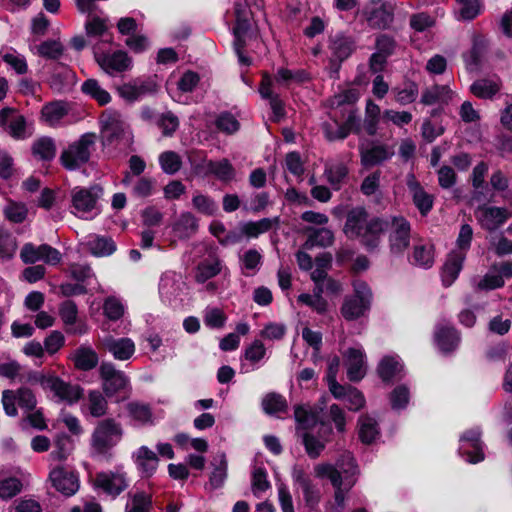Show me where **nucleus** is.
<instances>
[{
  "label": "nucleus",
  "mask_w": 512,
  "mask_h": 512,
  "mask_svg": "<svg viewBox=\"0 0 512 512\" xmlns=\"http://www.w3.org/2000/svg\"><path fill=\"white\" fill-rule=\"evenodd\" d=\"M388 223L380 218H371L363 207H354L348 211L343 233L348 239H360L370 251L380 244L381 234Z\"/></svg>",
  "instance_id": "nucleus-1"
},
{
  "label": "nucleus",
  "mask_w": 512,
  "mask_h": 512,
  "mask_svg": "<svg viewBox=\"0 0 512 512\" xmlns=\"http://www.w3.org/2000/svg\"><path fill=\"white\" fill-rule=\"evenodd\" d=\"M123 437L121 424L112 418L100 421L91 436L93 454L103 457L111 455V450L118 445Z\"/></svg>",
  "instance_id": "nucleus-2"
},
{
  "label": "nucleus",
  "mask_w": 512,
  "mask_h": 512,
  "mask_svg": "<svg viewBox=\"0 0 512 512\" xmlns=\"http://www.w3.org/2000/svg\"><path fill=\"white\" fill-rule=\"evenodd\" d=\"M32 380L39 383L45 391L51 393L57 402L73 404L81 398L83 393L79 385L65 382L55 375L35 374Z\"/></svg>",
  "instance_id": "nucleus-3"
},
{
  "label": "nucleus",
  "mask_w": 512,
  "mask_h": 512,
  "mask_svg": "<svg viewBox=\"0 0 512 512\" xmlns=\"http://www.w3.org/2000/svg\"><path fill=\"white\" fill-rule=\"evenodd\" d=\"M102 190L93 186L91 188L75 187L71 191L72 213L81 219H93L99 213L97 205Z\"/></svg>",
  "instance_id": "nucleus-4"
},
{
  "label": "nucleus",
  "mask_w": 512,
  "mask_h": 512,
  "mask_svg": "<svg viewBox=\"0 0 512 512\" xmlns=\"http://www.w3.org/2000/svg\"><path fill=\"white\" fill-rule=\"evenodd\" d=\"M354 295L346 297L341 307V313L346 320H355L362 317L370 308L372 293L363 281L353 283Z\"/></svg>",
  "instance_id": "nucleus-5"
},
{
  "label": "nucleus",
  "mask_w": 512,
  "mask_h": 512,
  "mask_svg": "<svg viewBox=\"0 0 512 512\" xmlns=\"http://www.w3.org/2000/svg\"><path fill=\"white\" fill-rule=\"evenodd\" d=\"M96 142L94 133H85L77 141L69 145L61 154L63 166L75 170L89 160L90 153Z\"/></svg>",
  "instance_id": "nucleus-6"
},
{
  "label": "nucleus",
  "mask_w": 512,
  "mask_h": 512,
  "mask_svg": "<svg viewBox=\"0 0 512 512\" xmlns=\"http://www.w3.org/2000/svg\"><path fill=\"white\" fill-rule=\"evenodd\" d=\"M250 14L251 12L242 4L235 5V26L233 28L234 34V50L238 56L240 63L249 65L250 60L243 55L242 49L246 45V40L250 28Z\"/></svg>",
  "instance_id": "nucleus-7"
},
{
  "label": "nucleus",
  "mask_w": 512,
  "mask_h": 512,
  "mask_svg": "<svg viewBox=\"0 0 512 512\" xmlns=\"http://www.w3.org/2000/svg\"><path fill=\"white\" fill-rule=\"evenodd\" d=\"M394 4L384 0H370L363 9V15L371 27L384 29L393 21Z\"/></svg>",
  "instance_id": "nucleus-8"
},
{
  "label": "nucleus",
  "mask_w": 512,
  "mask_h": 512,
  "mask_svg": "<svg viewBox=\"0 0 512 512\" xmlns=\"http://www.w3.org/2000/svg\"><path fill=\"white\" fill-rule=\"evenodd\" d=\"M480 428L465 431L460 437L459 454L466 462L476 464L484 460V443Z\"/></svg>",
  "instance_id": "nucleus-9"
},
{
  "label": "nucleus",
  "mask_w": 512,
  "mask_h": 512,
  "mask_svg": "<svg viewBox=\"0 0 512 512\" xmlns=\"http://www.w3.org/2000/svg\"><path fill=\"white\" fill-rule=\"evenodd\" d=\"M92 483L96 490L102 491L113 498L122 493L128 486L126 473L120 469L99 472L92 479Z\"/></svg>",
  "instance_id": "nucleus-10"
},
{
  "label": "nucleus",
  "mask_w": 512,
  "mask_h": 512,
  "mask_svg": "<svg viewBox=\"0 0 512 512\" xmlns=\"http://www.w3.org/2000/svg\"><path fill=\"white\" fill-rule=\"evenodd\" d=\"M102 136L105 141L112 143L120 139H129V126L123 117L114 111H106L101 116Z\"/></svg>",
  "instance_id": "nucleus-11"
},
{
  "label": "nucleus",
  "mask_w": 512,
  "mask_h": 512,
  "mask_svg": "<svg viewBox=\"0 0 512 512\" xmlns=\"http://www.w3.org/2000/svg\"><path fill=\"white\" fill-rule=\"evenodd\" d=\"M20 257L24 263H36L43 261L48 265L55 266L62 259L61 253L48 244L36 246L32 243H26L20 252Z\"/></svg>",
  "instance_id": "nucleus-12"
},
{
  "label": "nucleus",
  "mask_w": 512,
  "mask_h": 512,
  "mask_svg": "<svg viewBox=\"0 0 512 512\" xmlns=\"http://www.w3.org/2000/svg\"><path fill=\"white\" fill-rule=\"evenodd\" d=\"M25 412H31L36 407V398L31 390L20 388L16 393L11 390H4L2 393V404L5 413L14 417L17 415L15 403Z\"/></svg>",
  "instance_id": "nucleus-13"
},
{
  "label": "nucleus",
  "mask_w": 512,
  "mask_h": 512,
  "mask_svg": "<svg viewBox=\"0 0 512 512\" xmlns=\"http://www.w3.org/2000/svg\"><path fill=\"white\" fill-rule=\"evenodd\" d=\"M99 374L103 391L108 397L124 390L129 384V379L125 373L117 370L113 363L103 362L100 365Z\"/></svg>",
  "instance_id": "nucleus-14"
},
{
  "label": "nucleus",
  "mask_w": 512,
  "mask_h": 512,
  "mask_svg": "<svg viewBox=\"0 0 512 512\" xmlns=\"http://www.w3.org/2000/svg\"><path fill=\"white\" fill-rule=\"evenodd\" d=\"M94 55L99 66L109 75L127 71L132 65L131 59L125 52L103 53L98 44L94 45Z\"/></svg>",
  "instance_id": "nucleus-15"
},
{
  "label": "nucleus",
  "mask_w": 512,
  "mask_h": 512,
  "mask_svg": "<svg viewBox=\"0 0 512 512\" xmlns=\"http://www.w3.org/2000/svg\"><path fill=\"white\" fill-rule=\"evenodd\" d=\"M388 223L390 227V250L393 254H402L408 247L410 242V224L403 217H393Z\"/></svg>",
  "instance_id": "nucleus-16"
},
{
  "label": "nucleus",
  "mask_w": 512,
  "mask_h": 512,
  "mask_svg": "<svg viewBox=\"0 0 512 512\" xmlns=\"http://www.w3.org/2000/svg\"><path fill=\"white\" fill-rule=\"evenodd\" d=\"M99 343L106 352L118 361L131 359L136 351L135 342L129 337L116 338L112 335H106L100 338Z\"/></svg>",
  "instance_id": "nucleus-17"
},
{
  "label": "nucleus",
  "mask_w": 512,
  "mask_h": 512,
  "mask_svg": "<svg viewBox=\"0 0 512 512\" xmlns=\"http://www.w3.org/2000/svg\"><path fill=\"white\" fill-rule=\"evenodd\" d=\"M0 125L6 127L8 133L15 139H25L33 132L32 126L26 122L25 117L10 108L0 111Z\"/></svg>",
  "instance_id": "nucleus-18"
},
{
  "label": "nucleus",
  "mask_w": 512,
  "mask_h": 512,
  "mask_svg": "<svg viewBox=\"0 0 512 512\" xmlns=\"http://www.w3.org/2000/svg\"><path fill=\"white\" fill-rule=\"evenodd\" d=\"M342 355L349 380L354 382L361 380L367 370L366 355L363 347L357 344L345 350Z\"/></svg>",
  "instance_id": "nucleus-19"
},
{
  "label": "nucleus",
  "mask_w": 512,
  "mask_h": 512,
  "mask_svg": "<svg viewBox=\"0 0 512 512\" xmlns=\"http://www.w3.org/2000/svg\"><path fill=\"white\" fill-rule=\"evenodd\" d=\"M294 417L297 423V431L312 432L319 430L326 433H332L329 425L319 421V413L308 406L299 405L295 407Z\"/></svg>",
  "instance_id": "nucleus-20"
},
{
  "label": "nucleus",
  "mask_w": 512,
  "mask_h": 512,
  "mask_svg": "<svg viewBox=\"0 0 512 512\" xmlns=\"http://www.w3.org/2000/svg\"><path fill=\"white\" fill-rule=\"evenodd\" d=\"M185 283L182 276L174 271L164 272L159 281V295L163 302L172 304L180 299Z\"/></svg>",
  "instance_id": "nucleus-21"
},
{
  "label": "nucleus",
  "mask_w": 512,
  "mask_h": 512,
  "mask_svg": "<svg viewBox=\"0 0 512 512\" xmlns=\"http://www.w3.org/2000/svg\"><path fill=\"white\" fill-rule=\"evenodd\" d=\"M475 217L482 228L494 231L511 217V213L503 207L483 205L475 211Z\"/></svg>",
  "instance_id": "nucleus-22"
},
{
  "label": "nucleus",
  "mask_w": 512,
  "mask_h": 512,
  "mask_svg": "<svg viewBox=\"0 0 512 512\" xmlns=\"http://www.w3.org/2000/svg\"><path fill=\"white\" fill-rule=\"evenodd\" d=\"M512 277V262L506 261L493 265L489 271L476 283L479 290H493L501 288L505 279Z\"/></svg>",
  "instance_id": "nucleus-23"
},
{
  "label": "nucleus",
  "mask_w": 512,
  "mask_h": 512,
  "mask_svg": "<svg viewBox=\"0 0 512 512\" xmlns=\"http://www.w3.org/2000/svg\"><path fill=\"white\" fill-rule=\"evenodd\" d=\"M53 487L65 496L74 495L79 489V478L64 467L54 468L49 475Z\"/></svg>",
  "instance_id": "nucleus-24"
},
{
  "label": "nucleus",
  "mask_w": 512,
  "mask_h": 512,
  "mask_svg": "<svg viewBox=\"0 0 512 512\" xmlns=\"http://www.w3.org/2000/svg\"><path fill=\"white\" fill-rule=\"evenodd\" d=\"M393 155V147L386 144L371 143L370 145H360L361 163L365 167L379 165L389 160Z\"/></svg>",
  "instance_id": "nucleus-25"
},
{
  "label": "nucleus",
  "mask_w": 512,
  "mask_h": 512,
  "mask_svg": "<svg viewBox=\"0 0 512 512\" xmlns=\"http://www.w3.org/2000/svg\"><path fill=\"white\" fill-rule=\"evenodd\" d=\"M460 340V334L454 326L441 323L435 327L434 341L443 354L455 351L460 344Z\"/></svg>",
  "instance_id": "nucleus-26"
},
{
  "label": "nucleus",
  "mask_w": 512,
  "mask_h": 512,
  "mask_svg": "<svg viewBox=\"0 0 512 512\" xmlns=\"http://www.w3.org/2000/svg\"><path fill=\"white\" fill-rule=\"evenodd\" d=\"M406 185L416 208L419 210L421 215H427L433 207V196L425 191L413 173L407 174Z\"/></svg>",
  "instance_id": "nucleus-27"
},
{
  "label": "nucleus",
  "mask_w": 512,
  "mask_h": 512,
  "mask_svg": "<svg viewBox=\"0 0 512 512\" xmlns=\"http://www.w3.org/2000/svg\"><path fill=\"white\" fill-rule=\"evenodd\" d=\"M194 170L197 174L211 173L221 181H231L235 177V170L227 159L207 161L203 166H195Z\"/></svg>",
  "instance_id": "nucleus-28"
},
{
  "label": "nucleus",
  "mask_w": 512,
  "mask_h": 512,
  "mask_svg": "<svg viewBox=\"0 0 512 512\" xmlns=\"http://www.w3.org/2000/svg\"><path fill=\"white\" fill-rule=\"evenodd\" d=\"M76 74L64 64H56L51 74L49 84L57 92H63L71 88L76 83Z\"/></svg>",
  "instance_id": "nucleus-29"
},
{
  "label": "nucleus",
  "mask_w": 512,
  "mask_h": 512,
  "mask_svg": "<svg viewBox=\"0 0 512 512\" xmlns=\"http://www.w3.org/2000/svg\"><path fill=\"white\" fill-rule=\"evenodd\" d=\"M138 471L144 476H151L158 467L156 453L147 446L139 447L132 455Z\"/></svg>",
  "instance_id": "nucleus-30"
},
{
  "label": "nucleus",
  "mask_w": 512,
  "mask_h": 512,
  "mask_svg": "<svg viewBox=\"0 0 512 512\" xmlns=\"http://www.w3.org/2000/svg\"><path fill=\"white\" fill-rule=\"evenodd\" d=\"M151 91V83L142 79H134L118 87L119 95L129 102L137 101Z\"/></svg>",
  "instance_id": "nucleus-31"
},
{
  "label": "nucleus",
  "mask_w": 512,
  "mask_h": 512,
  "mask_svg": "<svg viewBox=\"0 0 512 512\" xmlns=\"http://www.w3.org/2000/svg\"><path fill=\"white\" fill-rule=\"evenodd\" d=\"M68 113V105L62 101H54L45 104L41 109L40 120L48 126L60 125L62 119Z\"/></svg>",
  "instance_id": "nucleus-32"
},
{
  "label": "nucleus",
  "mask_w": 512,
  "mask_h": 512,
  "mask_svg": "<svg viewBox=\"0 0 512 512\" xmlns=\"http://www.w3.org/2000/svg\"><path fill=\"white\" fill-rule=\"evenodd\" d=\"M331 433L316 430L312 432H303L301 434L305 450L309 457L317 458L324 450L328 437Z\"/></svg>",
  "instance_id": "nucleus-33"
},
{
  "label": "nucleus",
  "mask_w": 512,
  "mask_h": 512,
  "mask_svg": "<svg viewBox=\"0 0 512 512\" xmlns=\"http://www.w3.org/2000/svg\"><path fill=\"white\" fill-rule=\"evenodd\" d=\"M454 92L448 85H434L426 88L421 96V103L424 105L447 104L452 100Z\"/></svg>",
  "instance_id": "nucleus-34"
},
{
  "label": "nucleus",
  "mask_w": 512,
  "mask_h": 512,
  "mask_svg": "<svg viewBox=\"0 0 512 512\" xmlns=\"http://www.w3.org/2000/svg\"><path fill=\"white\" fill-rule=\"evenodd\" d=\"M75 367L79 370L89 371L98 364V355L89 345H81L71 355Z\"/></svg>",
  "instance_id": "nucleus-35"
},
{
  "label": "nucleus",
  "mask_w": 512,
  "mask_h": 512,
  "mask_svg": "<svg viewBox=\"0 0 512 512\" xmlns=\"http://www.w3.org/2000/svg\"><path fill=\"white\" fill-rule=\"evenodd\" d=\"M464 260L465 257H463V254H455L453 252L448 254L441 273L444 286H451L458 278L459 273L462 270Z\"/></svg>",
  "instance_id": "nucleus-36"
},
{
  "label": "nucleus",
  "mask_w": 512,
  "mask_h": 512,
  "mask_svg": "<svg viewBox=\"0 0 512 512\" xmlns=\"http://www.w3.org/2000/svg\"><path fill=\"white\" fill-rule=\"evenodd\" d=\"M358 434L365 444H371L380 436V428L377 420L371 415H361L358 419Z\"/></svg>",
  "instance_id": "nucleus-37"
},
{
  "label": "nucleus",
  "mask_w": 512,
  "mask_h": 512,
  "mask_svg": "<svg viewBox=\"0 0 512 512\" xmlns=\"http://www.w3.org/2000/svg\"><path fill=\"white\" fill-rule=\"evenodd\" d=\"M336 468L340 471L344 487L347 490L351 489L356 482L355 476L358 473L353 456L350 453H344L337 461Z\"/></svg>",
  "instance_id": "nucleus-38"
},
{
  "label": "nucleus",
  "mask_w": 512,
  "mask_h": 512,
  "mask_svg": "<svg viewBox=\"0 0 512 512\" xmlns=\"http://www.w3.org/2000/svg\"><path fill=\"white\" fill-rule=\"evenodd\" d=\"M307 240L304 244L305 249L314 247H328L334 242V234L328 228H307Z\"/></svg>",
  "instance_id": "nucleus-39"
},
{
  "label": "nucleus",
  "mask_w": 512,
  "mask_h": 512,
  "mask_svg": "<svg viewBox=\"0 0 512 512\" xmlns=\"http://www.w3.org/2000/svg\"><path fill=\"white\" fill-rule=\"evenodd\" d=\"M108 402L102 392L98 390L89 391L85 403L82 407L83 412H88L91 416L99 418L106 414Z\"/></svg>",
  "instance_id": "nucleus-40"
},
{
  "label": "nucleus",
  "mask_w": 512,
  "mask_h": 512,
  "mask_svg": "<svg viewBox=\"0 0 512 512\" xmlns=\"http://www.w3.org/2000/svg\"><path fill=\"white\" fill-rule=\"evenodd\" d=\"M128 416L139 425L153 423V414L151 407L143 402L131 401L125 406Z\"/></svg>",
  "instance_id": "nucleus-41"
},
{
  "label": "nucleus",
  "mask_w": 512,
  "mask_h": 512,
  "mask_svg": "<svg viewBox=\"0 0 512 512\" xmlns=\"http://www.w3.org/2000/svg\"><path fill=\"white\" fill-rule=\"evenodd\" d=\"M266 348L260 340H255L245 349L244 359L248 363H242L241 371L247 373L254 370L257 364L265 357Z\"/></svg>",
  "instance_id": "nucleus-42"
},
{
  "label": "nucleus",
  "mask_w": 512,
  "mask_h": 512,
  "mask_svg": "<svg viewBox=\"0 0 512 512\" xmlns=\"http://www.w3.org/2000/svg\"><path fill=\"white\" fill-rule=\"evenodd\" d=\"M403 370V365L398 356H386L378 365V374L385 382L398 378Z\"/></svg>",
  "instance_id": "nucleus-43"
},
{
  "label": "nucleus",
  "mask_w": 512,
  "mask_h": 512,
  "mask_svg": "<svg viewBox=\"0 0 512 512\" xmlns=\"http://www.w3.org/2000/svg\"><path fill=\"white\" fill-rule=\"evenodd\" d=\"M323 285L317 284L314 287L313 293H302L298 296V302L302 305L312 308L319 314H323L327 310V301L323 298Z\"/></svg>",
  "instance_id": "nucleus-44"
},
{
  "label": "nucleus",
  "mask_w": 512,
  "mask_h": 512,
  "mask_svg": "<svg viewBox=\"0 0 512 512\" xmlns=\"http://www.w3.org/2000/svg\"><path fill=\"white\" fill-rule=\"evenodd\" d=\"M324 174L329 184L338 190L348 174V168L342 161L331 160L326 163Z\"/></svg>",
  "instance_id": "nucleus-45"
},
{
  "label": "nucleus",
  "mask_w": 512,
  "mask_h": 512,
  "mask_svg": "<svg viewBox=\"0 0 512 512\" xmlns=\"http://www.w3.org/2000/svg\"><path fill=\"white\" fill-rule=\"evenodd\" d=\"M223 264L218 258L208 259L200 262L196 268L195 280L198 283H205L209 279L222 272Z\"/></svg>",
  "instance_id": "nucleus-46"
},
{
  "label": "nucleus",
  "mask_w": 512,
  "mask_h": 512,
  "mask_svg": "<svg viewBox=\"0 0 512 512\" xmlns=\"http://www.w3.org/2000/svg\"><path fill=\"white\" fill-rule=\"evenodd\" d=\"M86 34L89 38H100L103 42L110 43L112 36L108 31V25L105 19L92 17L85 24Z\"/></svg>",
  "instance_id": "nucleus-47"
},
{
  "label": "nucleus",
  "mask_w": 512,
  "mask_h": 512,
  "mask_svg": "<svg viewBox=\"0 0 512 512\" xmlns=\"http://www.w3.org/2000/svg\"><path fill=\"white\" fill-rule=\"evenodd\" d=\"M197 228V219L190 212L182 213L173 225V230L179 238L190 237Z\"/></svg>",
  "instance_id": "nucleus-48"
},
{
  "label": "nucleus",
  "mask_w": 512,
  "mask_h": 512,
  "mask_svg": "<svg viewBox=\"0 0 512 512\" xmlns=\"http://www.w3.org/2000/svg\"><path fill=\"white\" fill-rule=\"evenodd\" d=\"M413 264L430 268L434 263V247L430 243H419L414 246L412 254Z\"/></svg>",
  "instance_id": "nucleus-49"
},
{
  "label": "nucleus",
  "mask_w": 512,
  "mask_h": 512,
  "mask_svg": "<svg viewBox=\"0 0 512 512\" xmlns=\"http://www.w3.org/2000/svg\"><path fill=\"white\" fill-rule=\"evenodd\" d=\"M330 49L333 55L340 61L349 57L354 49L353 41L343 34H336L331 38Z\"/></svg>",
  "instance_id": "nucleus-50"
},
{
  "label": "nucleus",
  "mask_w": 512,
  "mask_h": 512,
  "mask_svg": "<svg viewBox=\"0 0 512 512\" xmlns=\"http://www.w3.org/2000/svg\"><path fill=\"white\" fill-rule=\"evenodd\" d=\"M88 248L96 257H106L113 254L116 250V245L111 238L94 236L91 237L87 243Z\"/></svg>",
  "instance_id": "nucleus-51"
},
{
  "label": "nucleus",
  "mask_w": 512,
  "mask_h": 512,
  "mask_svg": "<svg viewBox=\"0 0 512 512\" xmlns=\"http://www.w3.org/2000/svg\"><path fill=\"white\" fill-rule=\"evenodd\" d=\"M241 270L245 276L255 275L261 267L262 255L255 249H249L240 257Z\"/></svg>",
  "instance_id": "nucleus-52"
},
{
  "label": "nucleus",
  "mask_w": 512,
  "mask_h": 512,
  "mask_svg": "<svg viewBox=\"0 0 512 512\" xmlns=\"http://www.w3.org/2000/svg\"><path fill=\"white\" fill-rule=\"evenodd\" d=\"M335 398L342 400L350 411H358L365 405L363 394L351 386H343L341 396Z\"/></svg>",
  "instance_id": "nucleus-53"
},
{
  "label": "nucleus",
  "mask_w": 512,
  "mask_h": 512,
  "mask_svg": "<svg viewBox=\"0 0 512 512\" xmlns=\"http://www.w3.org/2000/svg\"><path fill=\"white\" fill-rule=\"evenodd\" d=\"M125 311L126 305L119 297L109 296L104 300L103 314L107 319L117 321L123 317Z\"/></svg>",
  "instance_id": "nucleus-54"
},
{
  "label": "nucleus",
  "mask_w": 512,
  "mask_h": 512,
  "mask_svg": "<svg viewBox=\"0 0 512 512\" xmlns=\"http://www.w3.org/2000/svg\"><path fill=\"white\" fill-rule=\"evenodd\" d=\"M457 3V18L459 20H472L483 10V2L481 0H457Z\"/></svg>",
  "instance_id": "nucleus-55"
},
{
  "label": "nucleus",
  "mask_w": 512,
  "mask_h": 512,
  "mask_svg": "<svg viewBox=\"0 0 512 512\" xmlns=\"http://www.w3.org/2000/svg\"><path fill=\"white\" fill-rule=\"evenodd\" d=\"M82 91L100 105H106L111 101L110 94L103 89L97 80L88 79L82 84Z\"/></svg>",
  "instance_id": "nucleus-56"
},
{
  "label": "nucleus",
  "mask_w": 512,
  "mask_h": 512,
  "mask_svg": "<svg viewBox=\"0 0 512 512\" xmlns=\"http://www.w3.org/2000/svg\"><path fill=\"white\" fill-rule=\"evenodd\" d=\"M380 107L371 99L367 100L365 107L364 128L365 131L374 136L377 133L378 123L380 121Z\"/></svg>",
  "instance_id": "nucleus-57"
},
{
  "label": "nucleus",
  "mask_w": 512,
  "mask_h": 512,
  "mask_svg": "<svg viewBox=\"0 0 512 512\" xmlns=\"http://www.w3.org/2000/svg\"><path fill=\"white\" fill-rule=\"evenodd\" d=\"M273 220L269 218H263L255 222H246L240 225V233L248 238H257L260 234H263L271 229Z\"/></svg>",
  "instance_id": "nucleus-58"
},
{
  "label": "nucleus",
  "mask_w": 512,
  "mask_h": 512,
  "mask_svg": "<svg viewBox=\"0 0 512 512\" xmlns=\"http://www.w3.org/2000/svg\"><path fill=\"white\" fill-rule=\"evenodd\" d=\"M314 475L319 479H329L333 487L343 485V479L336 466L330 463H319L314 467Z\"/></svg>",
  "instance_id": "nucleus-59"
},
{
  "label": "nucleus",
  "mask_w": 512,
  "mask_h": 512,
  "mask_svg": "<svg viewBox=\"0 0 512 512\" xmlns=\"http://www.w3.org/2000/svg\"><path fill=\"white\" fill-rule=\"evenodd\" d=\"M500 89V85L497 81L489 80V79H481L474 82L471 85V92L478 98H491L493 97Z\"/></svg>",
  "instance_id": "nucleus-60"
},
{
  "label": "nucleus",
  "mask_w": 512,
  "mask_h": 512,
  "mask_svg": "<svg viewBox=\"0 0 512 512\" xmlns=\"http://www.w3.org/2000/svg\"><path fill=\"white\" fill-rule=\"evenodd\" d=\"M332 256L330 253H322L315 259V268L311 272V279L317 284H322L321 282L325 280L327 277V271L331 267Z\"/></svg>",
  "instance_id": "nucleus-61"
},
{
  "label": "nucleus",
  "mask_w": 512,
  "mask_h": 512,
  "mask_svg": "<svg viewBox=\"0 0 512 512\" xmlns=\"http://www.w3.org/2000/svg\"><path fill=\"white\" fill-rule=\"evenodd\" d=\"M33 154L42 160H51L56 153V147L53 139L42 137L36 140L32 146Z\"/></svg>",
  "instance_id": "nucleus-62"
},
{
  "label": "nucleus",
  "mask_w": 512,
  "mask_h": 512,
  "mask_svg": "<svg viewBox=\"0 0 512 512\" xmlns=\"http://www.w3.org/2000/svg\"><path fill=\"white\" fill-rule=\"evenodd\" d=\"M159 164L164 173L173 175L180 170L182 159L174 151H165L159 155Z\"/></svg>",
  "instance_id": "nucleus-63"
},
{
  "label": "nucleus",
  "mask_w": 512,
  "mask_h": 512,
  "mask_svg": "<svg viewBox=\"0 0 512 512\" xmlns=\"http://www.w3.org/2000/svg\"><path fill=\"white\" fill-rule=\"evenodd\" d=\"M152 506V496L146 492H136L127 504L126 512H149Z\"/></svg>",
  "instance_id": "nucleus-64"
}]
</instances>
